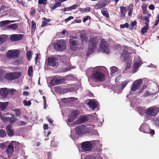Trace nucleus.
<instances>
[{"instance_id":"bf43d9fd","label":"nucleus","mask_w":159,"mask_h":159,"mask_svg":"<svg viewBox=\"0 0 159 159\" xmlns=\"http://www.w3.org/2000/svg\"><path fill=\"white\" fill-rule=\"evenodd\" d=\"M91 18L89 16H87L83 19V21L84 22H85L88 20H90Z\"/></svg>"},{"instance_id":"c756f323","label":"nucleus","mask_w":159,"mask_h":159,"mask_svg":"<svg viewBox=\"0 0 159 159\" xmlns=\"http://www.w3.org/2000/svg\"><path fill=\"white\" fill-rule=\"evenodd\" d=\"M15 22V21L14 20H6L2 21L0 22V26L3 27L9 24L10 23L14 22Z\"/></svg>"},{"instance_id":"774afa93","label":"nucleus","mask_w":159,"mask_h":159,"mask_svg":"<svg viewBox=\"0 0 159 159\" xmlns=\"http://www.w3.org/2000/svg\"><path fill=\"white\" fill-rule=\"evenodd\" d=\"M36 27V25L35 22L32 21V26L31 28H35Z\"/></svg>"},{"instance_id":"f704fd0d","label":"nucleus","mask_w":159,"mask_h":159,"mask_svg":"<svg viewBox=\"0 0 159 159\" xmlns=\"http://www.w3.org/2000/svg\"><path fill=\"white\" fill-rule=\"evenodd\" d=\"M145 111L144 108L141 107H138L137 108V111L141 115H142L145 113Z\"/></svg>"},{"instance_id":"412c9836","label":"nucleus","mask_w":159,"mask_h":159,"mask_svg":"<svg viewBox=\"0 0 159 159\" xmlns=\"http://www.w3.org/2000/svg\"><path fill=\"white\" fill-rule=\"evenodd\" d=\"M129 80H125L122 82L121 84V87L118 89V90H116L115 92L117 94L120 93L122 91L123 89L126 87L127 84L129 82Z\"/></svg>"},{"instance_id":"423d86ee","label":"nucleus","mask_w":159,"mask_h":159,"mask_svg":"<svg viewBox=\"0 0 159 159\" xmlns=\"http://www.w3.org/2000/svg\"><path fill=\"white\" fill-rule=\"evenodd\" d=\"M66 48V43L64 40H58L56 43H54V48L56 51H61L64 50Z\"/></svg>"},{"instance_id":"9b49d317","label":"nucleus","mask_w":159,"mask_h":159,"mask_svg":"<svg viewBox=\"0 0 159 159\" xmlns=\"http://www.w3.org/2000/svg\"><path fill=\"white\" fill-rule=\"evenodd\" d=\"M48 65L54 67H57L58 66L57 59L53 56L50 57L48 58Z\"/></svg>"},{"instance_id":"4be33fe9","label":"nucleus","mask_w":159,"mask_h":159,"mask_svg":"<svg viewBox=\"0 0 159 159\" xmlns=\"http://www.w3.org/2000/svg\"><path fill=\"white\" fill-rule=\"evenodd\" d=\"M87 104L93 110L96 109L98 107V102L96 100H89Z\"/></svg>"},{"instance_id":"58836bf2","label":"nucleus","mask_w":159,"mask_h":159,"mask_svg":"<svg viewBox=\"0 0 159 159\" xmlns=\"http://www.w3.org/2000/svg\"><path fill=\"white\" fill-rule=\"evenodd\" d=\"M148 26L147 25H145L144 27H143V28L141 30V33L143 34H144L145 33H146L147 32V30L148 29Z\"/></svg>"},{"instance_id":"bb28decb","label":"nucleus","mask_w":159,"mask_h":159,"mask_svg":"<svg viewBox=\"0 0 159 159\" xmlns=\"http://www.w3.org/2000/svg\"><path fill=\"white\" fill-rule=\"evenodd\" d=\"M7 114H5L2 115V113L0 112V117L2 120L4 122H7V121L10 120L11 117H7Z\"/></svg>"},{"instance_id":"72a5a7b5","label":"nucleus","mask_w":159,"mask_h":159,"mask_svg":"<svg viewBox=\"0 0 159 159\" xmlns=\"http://www.w3.org/2000/svg\"><path fill=\"white\" fill-rule=\"evenodd\" d=\"M18 26L17 24H13L7 26V28L8 29H11L13 30H16L17 29Z\"/></svg>"},{"instance_id":"603ef678","label":"nucleus","mask_w":159,"mask_h":159,"mask_svg":"<svg viewBox=\"0 0 159 159\" xmlns=\"http://www.w3.org/2000/svg\"><path fill=\"white\" fill-rule=\"evenodd\" d=\"M47 119L48 121L51 124L50 126H53L54 124H53V120L51 119L49 117H47Z\"/></svg>"},{"instance_id":"864d4df0","label":"nucleus","mask_w":159,"mask_h":159,"mask_svg":"<svg viewBox=\"0 0 159 159\" xmlns=\"http://www.w3.org/2000/svg\"><path fill=\"white\" fill-rule=\"evenodd\" d=\"M14 111L16 113V115L17 116H19L20 114V110L18 109H15L14 110Z\"/></svg>"},{"instance_id":"c03bdc74","label":"nucleus","mask_w":159,"mask_h":159,"mask_svg":"<svg viewBox=\"0 0 159 159\" xmlns=\"http://www.w3.org/2000/svg\"><path fill=\"white\" fill-rule=\"evenodd\" d=\"M101 12L103 15L106 17H107L109 16L108 13L106 10L104 9L102 10L101 11Z\"/></svg>"},{"instance_id":"09e8293b","label":"nucleus","mask_w":159,"mask_h":159,"mask_svg":"<svg viewBox=\"0 0 159 159\" xmlns=\"http://www.w3.org/2000/svg\"><path fill=\"white\" fill-rule=\"evenodd\" d=\"M47 0H39L38 3L39 4H43L46 5L47 4Z\"/></svg>"},{"instance_id":"2eb2a0df","label":"nucleus","mask_w":159,"mask_h":159,"mask_svg":"<svg viewBox=\"0 0 159 159\" xmlns=\"http://www.w3.org/2000/svg\"><path fill=\"white\" fill-rule=\"evenodd\" d=\"M79 114V112L78 111L75 110L73 111L72 112L69 116V118L67 120V124L69 126H70L72 125L70 123L73 121L76 118Z\"/></svg>"},{"instance_id":"ea45409f","label":"nucleus","mask_w":159,"mask_h":159,"mask_svg":"<svg viewBox=\"0 0 159 159\" xmlns=\"http://www.w3.org/2000/svg\"><path fill=\"white\" fill-rule=\"evenodd\" d=\"M90 129L91 130V133H89V134H95V135H97L98 134V133L97 132V131L96 130H93V129L94 128L93 126H92L91 127L90 126Z\"/></svg>"},{"instance_id":"cd10ccee","label":"nucleus","mask_w":159,"mask_h":159,"mask_svg":"<svg viewBox=\"0 0 159 159\" xmlns=\"http://www.w3.org/2000/svg\"><path fill=\"white\" fill-rule=\"evenodd\" d=\"M91 143H92V145L93 147H101L102 145L100 143V141L99 140H92L90 141Z\"/></svg>"},{"instance_id":"3c124183","label":"nucleus","mask_w":159,"mask_h":159,"mask_svg":"<svg viewBox=\"0 0 159 159\" xmlns=\"http://www.w3.org/2000/svg\"><path fill=\"white\" fill-rule=\"evenodd\" d=\"M155 123L157 127H159V117H156L154 119Z\"/></svg>"},{"instance_id":"4468645a","label":"nucleus","mask_w":159,"mask_h":159,"mask_svg":"<svg viewBox=\"0 0 159 159\" xmlns=\"http://www.w3.org/2000/svg\"><path fill=\"white\" fill-rule=\"evenodd\" d=\"M142 80L139 79L133 82L131 87L130 90L132 91H135L137 90L142 84Z\"/></svg>"},{"instance_id":"8fccbe9b","label":"nucleus","mask_w":159,"mask_h":159,"mask_svg":"<svg viewBox=\"0 0 159 159\" xmlns=\"http://www.w3.org/2000/svg\"><path fill=\"white\" fill-rule=\"evenodd\" d=\"M58 142L57 141H52L51 142V145L53 147H56L58 145Z\"/></svg>"},{"instance_id":"6e6d98bb","label":"nucleus","mask_w":159,"mask_h":159,"mask_svg":"<svg viewBox=\"0 0 159 159\" xmlns=\"http://www.w3.org/2000/svg\"><path fill=\"white\" fill-rule=\"evenodd\" d=\"M43 99L44 108L46 109V100L45 96H43Z\"/></svg>"},{"instance_id":"49530a36","label":"nucleus","mask_w":159,"mask_h":159,"mask_svg":"<svg viewBox=\"0 0 159 159\" xmlns=\"http://www.w3.org/2000/svg\"><path fill=\"white\" fill-rule=\"evenodd\" d=\"M8 93H10L12 94H15L17 93V91L14 89H8Z\"/></svg>"},{"instance_id":"a878e982","label":"nucleus","mask_w":159,"mask_h":159,"mask_svg":"<svg viewBox=\"0 0 159 159\" xmlns=\"http://www.w3.org/2000/svg\"><path fill=\"white\" fill-rule=\"evenodd\" d=\"M6 130L7 134L10 136H12L14 134L13 130L11 128V125H9L6 127Z\"/></svg>"},{"instance_id":"6e6552de","label":"nucleus","mask_w":159,"mask_h":159,"mask_svg":"<svg viewBox=\"0 0 159 159\" xmlns=\"http://www.w3.org/2000/svg\"><path fill=\"white\" fill-rule=\"evenodd\" d=\"M19 51L18 50H11L8 51L7 53L8 58H17L19 57Z\"/></svg>"},{"instance_id":"7c9ffc66","label":"nucleus","mask_w":159,"mask_h":159,"mask_svg":"<svg viewBox=\"0 0 159 159\" xmlns=\"http://www.w3.org/2000/svg\"><path fill=\"white\" fill-rule=\"evenodd\" d=\"M8 104V102H0V108L2 111H3L6 109Z\"/></svg>"},{"instance_id":"338daca9","label":"nucleus","mask_w":159,"mask_h":159,"mask_svg":"<svg viewBox=\"0 0 159 159\" xmlns=\"http://www.w3.org/2000/svg\"><path fill=\"white\" fill-rule=\"evenodd\" d=\"M0 11H3V10H4L5 11H7V10L6 9V7L4 6H2V5L1 7L0 8Z\"/></svg>"},{"instance_id":"680f3d73","label":"nucleus","mask_w":159,"mask_h":159,"mask_svg":"<svg viewBox=\"0 0 159 159\" xmlns=\"http://www.w3.org/2000/svg\"><path fill=\"white\" fill-rule=\"evenodd\" d=\"M36 11L35 9L34 8H31V12L30 14L31 15H34Z\"/></svg>"},{"instance_id":"052dcab7","label":"nucleus","mask_w":159,"mask_h":159,"mask_svg":"<svg viewBox=\"0 0 159 159\" xmlns=\"http://www.w3.org/2000/svg\"><path fill=\"white\" fill-rule=\"evenodd\" d=\"M70 7H66L64 9H62L61 10V11H63L64 12H65L66 11H71V8H70Z\"/></svg>"},{"instance_id":"de8ad7c7","label":"nucleus","mask_w":159,"mask_h":159,"mask_svg":"<svg viewBox=\"0 0 159 159\" xmlns=\"http://www.w3.org/2000/svg\"><path fill=\"white\" fill-rule=\"evenodd\" d=\"M23 102L25 106H29L31 104V102L30 101H27L26 100H24L23 101Z\"/></svg>"},{"instance_id":"0eeeda50","label":"nucleus","mask_w":159,"mask_h":159,"mask_svg":"<svg viewBox=\"0 0 159 159\" xmlns=\"http://www.w3.org/2000/svg\"><path fill=\"white\" fill-rule=\"evenodd\" d=\"M81 145L83 152H88L92 150V145L90 141L83 142Z\"/></svg>"},{"instance_id":"f257e3e1","label":"nucleus","mask_w":159,"mask_h":159,"mask_svg":"<svg viewBox=\"0 0 159 159\" xmlns=\"http://www.w3.org/2000/svg\"><path fill=\"white\" fill-rule=\"evenodd\" d=\"M91 131L90 126L88 127L83 125L79 126L75 128V131L71 132L70 136L73 139H76L78 135H80L88 133H91Z\"/></svg>"},{"instance_id":"e2e57ef3","label":"nucleus","mask_w":159,"mask_h":159,"mask_svg":"<svg viewBox=\"0 0 159 159\" xmlns=\"http://www.w3.org/2000/svg\"><path fill=\"white\" fill-rule=\"evenodd\" d=\"M78 7V5L77 4H75L72 6L70 7V8L71 9V10H73L75 9L76 8Z\"/></svg>"},{"instance_id":"2f4dec72","label":"nucleus","mask_w":159,"mask_h":159,"mask_svg":"<svg viewBox=\"0 0 159 159\" xmlns=\"http://www.w3.org/2000/svg\"><path fill=\"white\" fill-rule=\"evenodd\" d=\"M7 36L6 35L2 34L0 35V45L7 40Z\"/></svg>"},{"instance_id":"0e129e2a","label":"nucleus","mask_w":159,"mask_h":159,"mask_svg":"<svg viewBox=\"0 0 159 159\" xmlns=\"http://www.w3.org/2000/svg\"><path fill=\"white\" fill-rule=\"evenodd\" d=\"M122 76L121 75H120L116 77L115 79L116 82H118L120 80Z\"/></svg>"},{"instance_id":"69168bd1","label":"nucleus","mask_w":159,"mask_h":159,"mask_svg":"<svg viewBox=\"0 0 159 159\" xmlns=\"http://www.w3.org/2000/svg\"><path fill=\"white\" fill-rule=\"evenodd\" d=\"M85 159H94V157L90 155H87L86 156Z\"/></svg>"},{"instance_id":"473e14b6","label":"nucleus","mask_w":159,"mask_h":159,"mask_svg":"<svg viewBox=\"0 0 159 159\" xmlns=\"http://www.w3.org/2000/svg\"><path fill=\"white\" fill-rule=\"evenodd\" d=\"M76 99L75 98H63L62 99V102L65 103H67L69 102H71L73 101Z\"/></svg>"},{"instance_id":"b1692460","label":"nucleus","mask_w":159,"mask_h":159,"mask_svg":"<svg viewBox=\"0 0 159 159\" xmlns=\"http://www.w3.org/2000/svg\"><path fill=\"white\" fill-rule=\"evenodd\" d=\"M8 93V89L6 88H2L0 90V95L5 97Z\"/></svg>"},{"instance_id":"f03ea898","label":"nucleus","mask_w":159,"mask_h":159,"mask_svg":"<svg viewBox=\"0 0 159 159\" xmlns=\"http://www.w3.org/2000/svg\"><path fill=\"white\" fill-rule=\"evenodd\" d=\"M132 53L131 48L129 47H126L123 50L122 54L121 56L122 60L127 63L126 69H129L130 67L131 63V59L129 57V54Z\"/></svg>"},{"instance_id":"7ed1b4c3","label":"nucleus","mask_w":159,"mask_h":159,"mask_svg":"<svg viewBox=\"0 0 159 159\" xmlns=\"http://www.w3.org/2000/svg\"><path fill=\"white\" fill-rule=\"evenodd\" d=\"M159 112V108L155 106H151L145 110V113L149 120L152 116H155Z\"/></svg>"},{"instance_id":"1a4fd4ad","label":"nucleus","mask_w":159,"mask_h":159,"mask_svg":"<svg viewBox=\"0 0 159 159\" xmlns=\"http://www.w3.org/2000/svg\"><path fill=\"white\" fill-rule=\"evenodd\" d=\"M100 50L104 53L108 54L109 52V48L107 42L103 39L101 40L99 45Z\"/></svg>"},{"instance_id":"f3484780","label":"nucleus","mask_w":159,"mask_h":159,"mask_svg":"<svg viewBox=\"0 0 159 159\" xmlns=\"http://www.w3.org/2000/svg\"><path fill=\"white\" fill-rule=\"evenodd\" d=\"M21 75L19 72L11 73L6 74V76L9 80H15L19 78Z\"/></svg>"},{"instance_id":"4d7b16f0","label":"nucleus","mask_w":159,"mask_h":159,"mask_svg":"<svg viewBox=\"0 0 159 159\" xmlns=\"http://www.w3.org/2000/svg\"><path fill=\"white\" fill-rule=\"evenodd\" d=\"M26 124V123L25 122L23 121H19L18 122V124L19 125H25Z\"/></svg>"},{"instance_id":"c85d7f7f","label":"nucleus","mask_w":159,"mask_h":159,"mask_svg":"<svg viewBox=\"0 0 159 159\" xmlns=\"http://www.w3.org/2000/svg\"><path fill=\"white\" fill-rule=\"evenodd\" d=\"M120 15L122 17H125V14L127 12V8L126 7L121 6L120 7Z\"/></svg>"},{"instance_id":"f8f14e48","label":"nucleus","mask_w":159,"mask_h":159,"mask_svg":"<svg viewBox=\"0 0 159 159\" xmlns=\"http://www.w3.org/2000/svg\"><path fill=\"white\" fill-rule=\"evenodd\" d=\"M55 91L58 93L62 94L66 93L68 92H73L75 90V88L73 87L72 89L68 88L61 89L59 86H57L54 88Z\"/></svg>"},{"instance_id":"79ce46f5","label":"nucleus","mask_w":159,"mask_h":159,"mask_svg":"<svg viewBox=\"0 0 159 159\" xmlns=\"http://www.w3.org/2000/svg\"><path fill=\"white\" fill-rule=\"evenodd\" d=\"M28 75L30 76H31L32 75L33 72V68L32 66H30L28 69Z\"/></svg>"},{"instance_id":"393cba45","label":"nucleus","mask_w":159,"mask_h":159,"mask_svg":"<svg viewBox=\"0 0 159 159\" xmlns=\"http://www.w3.org/2000/svg\"><path fill=\"white\" fill-rule=\"evenodd\" d=\"M14 151V147L11 145L10 144L7 148V152L8 157H10L13 152Z\"/></svg>"},{"instance_id":"ddd939ff","label":"nucleus","mask_w":159,"mask_h":159,"mask_svg":"<svg viewBox=\"0 0 159 159\" xmlns=\"http://www.w3.org/2000/svg\"><path fill=\"white\" fill-rule=\"evenodd\" d=\"M70 48L73 50H76L78 49H81L80 45L78 43V42L76 40L70 39L69 41Z\"/></svg>"},{"instance_id":"37998d69","label":"nucleus","mask_w":159,"mask_h":159,"mask_svg":"<svg viewBox=\"0 0 159 159\" xmlns=\"http://www.w3.org/2000/svg\"><path fill=\"white\" fill-rule=\"evenodd\" d=\"M32 55V52L30 51H28L26 53V56L29 60H30Z\"/></svg>"},{"instance_id":"20e7f679","label":"nucleus","mask_w":159,"mask_h":159,"mask_svg":"<svg viewBox=\"0 0 159 159\" xmlns=\"http://www.w3.org/2000/svg\"><path fill=\"white\" fill-rule=\"evenodd\" d=\"M96 67L93 69L92 79L97 81H102L104 80V75Z\"/></svg>"},{"instance_id":"dca6fc26","label":"nucleus","mask_w":159,"mask_h":159,"mask_svg":"<svg viewBox=\"0 0 159 159\" xmlns=\"http://www.w3.org/2000/svg\"><path fill=\"white\" fill-rule=\"evenodd\" d=\"M109 2V0H101L95 5L94 8L96 9L102 8L105 7Z\"/></svg>"},{"instance_id":"c9c22d12","label":"nucleus","mask_w":159,"mask_h":159,"mask_svg":"<svg viewBox=\"0 0 159 159\" xmlns=\"http://www.w3.org/2000/svg\"><path fill=\"white\" fill-rule=\"evenodd\" d=\"M90 8L89 7H88L84 8H80L79 9V11L82 13H84L85 12H89L90 11Z\"/></svg>"},{"instance_id":"13d9d810","label":"nucleus","mask_w":159,"mask_h":159,"mask_svg":"<svg viewBox=\"0 0 159 159\" xmlns=\"http://www.w3.org/2000/svg\"><path fill=\"white\" fill-rule=\"evenodd\" d=\"M74 18V17L72 16H70L67 18L65 20V21L66 23H67L71 19H73Z\"/></svg>"},{"instance_id":"4c0bfd02","label":"nucleus","mask_w":159,"mask_h":159,"mask_svg":"<svg viewBox=\"0 0 159 159\" xmlns=\"http://www.w3.org/2000/svg\"><path fill=\"white\" fill-rule=\"evenodd\" d=\"M133 5H130L128 7V10L129 11L128 14L129 16L132 15L133 9Z\"/></svg>"},{"instance_id":"6ab92c4d","label":"nucleus","mask_w":159,"mask_h":159,"mask_svg":"<svg viewBox=\"0 0 159 159\" xmlns=\"http://www.w3.org/2000/svg\"><path fill=\"white\" fill-rule=\"evenodd\" d=\"M24 37L23 34H14L10 35V40L12 41H19L22 39Z\"/></svg>"},{"instance_id":"9d476101","label":"nucleus","mask_w":159,"mask_h":159,"mask_svg":"<svg viewBox=\"0 0 159 159\" xmlns=\"http://www.w3.org/2000/svg\"><path fill=\"white\" fill-rule=\"evenodd\" d=\"M142 63L139 57L137 56L134 60V63L133 66V73L136 72L138 70V68L140 67Z\"/></svg>"},{"instance_id":"5701e85b","label":"nucleus","mask_w":159,"mask_h":159,"mask_svg":"<svg viewBox=\"0 0 159 159\" xmlns=\"http://www.w3.org/2000/svg\"><path fill=\"white\" fill-rule=\"evenodd\" d=\"M88 120V118L86 116H82L79 118L76 121L73 123V125H75L79 124L85 122Z\"/></svg>"},{"instance_id":"aec40b11","label":"nucleus","mask_w":159,"mask_h":159,"mask_svg":"<svg viewBox=\"0 0 159 159\" xmlns=\"http://www.w3.org/2000/svg\"><path fill=\"white\" fill-rule=\"evenodd\" d=\"M150 129L148 125L146 124H143L139 128L140 131L146 133H149Z\"/></svg>"},{"instance_id":"a19ab883","label":"nucleus","mask_w":159,"mask_h":159,"mask_svg":"<svg viewBox=\"0 0 159 159\" xmlns=\"http://www.w3.org/2000/svg\"><path fill=\"white\" fill-rule=\"evenodd\" d=\"M110 68L111 72V74L115 73L118 70V69L115 66H112V67Z\"/></svg>"},{"instance_id":"5fc2aeb1","label":"nucleus","mask_w":159,"mask_h":159,"mask_svg":"<svg viewBox=\"0 0 159 159\" xmlns=\"http://www.w3.org/2000/svg\"><path fill=\"white\" fill-rule=\"evenodd\" d=\"M129 26V24L128 23H125L124 24L121 25H120V27L122 28H127Z\"/></svg>"},{"instance_id":"a211bd4d","label":"nucleus","mask_w":159,"mask_h":159,"mask_svg":"<svg viewBox=\"0 0 159 159\" xmlns=\"http://www.w3.org/2000/svg\"><path fill=\"white\" fill-rule=\"evenodd\" d=\"M64 81V80L60 78H53L49 83V85L52 86L54 85L61 84Z\"/></svg>"},{"instance_id":"a18cd8bd","label":"nucleus","mask_w":159,"mask_h":159,"mask_svg":"<svg viewBox=\"0 0 159 159\" xmlns=\"http://www.w3.org/2000/svg\"><path fill=\"white\" fill-rule=\"evenodd\" d=\"M6 135V131L3 130H0V136L2 137H3Z\"/></svg>"},{"instance_id":"e433bc0d","label":"nucleus","mask_w":159,"mask_h":159,"mask_svg":"<svg viewBox=\"0 0 159 159\" xmlns=\"http://www.w3.org/2000/svg\"><path fill=\"white\" fill-rule=\"evenodd\" d=\"M80 38L81 39V41L83 44H87V38L83 34L80 35Z\"/></svg>"},{"instance_id":"39448f33","label":"nucleus","mask_w":159,"mask_h":159,"mask_svg":"<svg viewBox=\"0 0 159 159\" xmlns=\"http://www.w3.org/2000/svg\"><path fill=\"white\" fill-rule=\"evenodd\" d=\"M98 43V41L95 38H94L93 36L90 37L89 44V49L87 53V54H92L93 52Z\"/></svg>"}]
</instances>
